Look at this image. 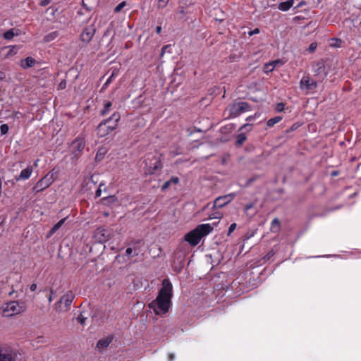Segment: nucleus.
I'll use <instances>...</instances> for the list:
<instances>
[{
    "instance_id": "nucleus-1",
    "label": "nucleus",
    "mask_w": 361,
    "mask_h": 361,
    "mask_svg": "<svg viewBox=\"0 0 361 361\" xmlns=\"http://www.w3.org/2000/svg\"><path fill=\"white\" fill-rule=\"evenodd\" d=\"M172 290L173 286L169 279H164L158 295L149 304V308L152 309L156 314H164L169 311L171 304Z\"/></svg>"
},
{
    "instance_id": "nucleus-2",
    "label": "nucleus",
    "mask_w": 361,
    "mask_h": 361,
    "mask_svg": "<svg viewBox=\"0 0 361 361\" xmlns=\"http://www.w3.org/2000/svg\"><path fill=\"white\" fill-rule=\"evenodd\" d=\"M213 229L214 228L210 224H200L184 235V240L192 247H195L200 243L202 238L212 233Z\"/></svg>"
},
{
    "instance_id": "nucleus-3",
    "label": "nucleus",
    "mask_w": 361,
    "mask_h": 361,
    "mask_svg": "<svg viewBox=\"0 0 361 361\" xmlns=\"http://www.w3.org/2000/svg\"><path fill=\"white\" fill-rule=\"evenodd\" d=\"M1 310L4 317H10L23 312L25 310V306L23 302L13 300L4 303Z\"/></svg>"
},
{
    "instance_id": "nucleus-4",
    "label": "nucleus",
    "mask_w": 361,
    "mask_h": 361,
    "mask_svg": "<svg viewBox=\"0 0 361 361\" xmlns=\"http://www.w3.org/2000/svg\"><path fill=\"white\" fill-rule=\"evenodd\" d=\"M56 178V173L54 170L48 172L43 178L39 180L33 187L35 193L40 192L49 188Z\"/></svg>"
},
{
    "instance_id": "nucleus-5",
    "label": "nucleus",
    "mask_w": 361,
    "mask_h": 361,
    "mask_svg": "<svg viewBox=\"0 0 361 361\" xmlns=\"http://www.w3.org/2000/svg\"><path fill=\"white\" fill-rule=\"evenodd\" d=\"M75 298L71 291H68L54 305V309L57 312H65L69 310Z\"/></svg>"
},
{
    "instance_id": "nucleus-6",
    "label": "nucleus",
    "mask_w": 361,
    "mask_h": 361,
    "mask_svg": "<svg viewBox=\"0 0 361 361\" xmlns=\"http://www.w3.org/2000/svg\"><path fill=\"white\" fill-rule=\"evenodd\" d=\"M228 111L229 112V116L232 118H235L239 116L243 113L251 110V106L250 104L245 102H234L231 105L228 107Z\"/></svg>"
},
{
    "instance_id": "nucleus-7",
    "label": "nucleus",
    "mask_w": 361,
    "mask_h": 361,
    "mask_svg": "<svg viewBox=\"0 0 361 361\" xmlns=\"http://www.w3.org/2000/svg\"><path fill=\"white\" fill-rule=\"evenodd\" d=\"M317 87V82L308 75H304L300 81V88L306 94L314 92Z\"/></svg>"
},
{
    "instance_id": "nucleus-8",
    "label": "nucleus",
    "mask_w": 361,
    "mask_h": 361,
    "mask_svg": "<svg viewBox=\"0 0 361 361\" xmlns=\"http://www.w3.org/2000/svg\"><path fill=\"white\" fill-rule=\"evenodd\" d=\"M85 146V141L82 137H78L72 142L71 145V151L73 154L72 159H78L80 157Z\"/></svg>"
},
{
    "instance_id": "nucleus-9",
    "label": "nucleus",
    "mask_w": 361,
    "mask_h": 361,
    "mask_svg": "<svg viewBox=\"0 0 361 361\" xmlns=\"http://www.w3.org/2000/svg\"><path fill=\"white\" fill-rule=\"evenodd\" d=\"M161 156V154L154 155L152 159H148L146 161V166L148 167L147 171L150 174H153L157 171L162 169Z\"/></svg>"
},
{
    "instance_id": "nucleus-10",
    "label": "nucleus",
    "mask_w": 361,
    "mask_h": 361,
    "mask_svg": "<svg viewBox=\"0 0 361 361\" xmlns=\"http://www.w3.org/2000/svg\"><path fill=\"white\" fill-rule=\"evenodd\" d=\"M94 238L98 243H105L108 241L110 238V231L108 229L100 226L94 231Z\"/></svg>"
},
{
    "instance_id": "nucleus-11",
    "label": "nucleus",
    "mask_w": 361,
    "mask_h": 361,
    "mask_svg": "<svg viewBox=\"0 0 361 361\" xmlns=\"http://www.w3.org/2000/svg\"><path fill=\"white\" fill-rule=\"evenodd\" d=\"M235 197V193L231 192L226 195L217 197L214 202V206L217 208H221L231 202Z\"/></svg>"
},
{
    "instance_id": "nucleus-12",
    "label": "nucleus",
    "mask_w": 361,
    "mask_h": 361,
    "mask_svg": "<svg viewBox=\"0 0 361 361\" xmlns=\"http://www.w3.org/2000/svg\"><path fill=\"white\" fill-rule=\"evenodd\" d=\"M95 33V28L94 25H89L85 27L80 35L81 40L85 44L89 43Z\"/></svg>"
},
{
    "instance_id": "nucleus-13",
    "label": "nucleus",
    "mask_w": 361,
    "mask_h": 361,
    "mask_svg": "<svg viewBox=\"0 0 361 361\" xmlns=\"http://www.w3.org/2000/svg\"><path fill=\"white\" fill-rule=\"evenodd\" d=\"M20 47L17 45L4 47L0 51L1 56L4 59H8L16 55Z\"/></svg>"
},
{
    "instance_id": "nucleus-14",
    "label": "nucleus",
    "mask_w": 361,
    "mask_h": 361,
    "mask_svg": "<svg viewBox=\"0 0 361 361\" xmlns=\"http://www.w3.org/2000/svg\"><path fill=\"white\" fill-rule=\"evenodd\" d=\"M114 130V126H109L107 123L102 121L97 126V135L101 137H105Z\"/></svg>"
},
{
    "instance_id": "nucleus-15",
    "label": "nucleus",
    "mask_w": 361,
    "mask_h": 361,
    "mask_svg": "<svg viewBox=\"0 0 361 361\" xmlns=\"http://www.w3.org/2000/svg\"><path fill=\"white\" fill-rule=\"evenodd\" d=\"M121 116L118 112H114L109 118L104 120L105 123H107L109 126H114V130H115L117 126L118 121H120Z\"/></svg>"
},
{
    "instance_id": "nucleus-16",
    "label": "nucleus",
    "mask_w": 361,
    "mask_h": 361,
    "mask_svg": "<svg viewBox=\"0 0 361 361\" xmlns=\"http://www.w3.org/2000/svg\"><path fill=\"white\" fill-rule=\"evenodd\" d=\"M114 336L110 335L104 338L99 340L97 343L96 348L98 349L99 350H102L106 348L112 342Z\"/></svg>"
},
{
    "instance_id": "nucleus-17",
    "label": "nucleus",
    "mask_w": 361,
    "mask_h": 361,
    "mask_svg": "<svg viewBox=\"0 0 361 361\" xmlns=\"http://www.w3.org/2000/svg\"><path fill=\"white\" fill-rule=\"evenodd\" d=\"M317 68H314L315 76L318 77V80L322 81L326 75L325 73V67L322 63H318L316 65Z\"/></svg>"
},
{
    "instance_id": "nucleus-18",
    "label": "nucleus",
    "mask_w": 361,
    "mask_h": 361,
    "mask_svg": "<svg viewBox=\"0 0 361 361\" xmlns=\"http://www.w3.org/2000/svg\"><path fill=\"white\" fill-rule=\"evenodd\" d=\"M32 171V167L30 166H27L26 169L21 171L20 175L16 177V180L17 181L21 180H27L31 176Z\"/></svg>"
},
{
    "instance_id": "nucleus-19",
    "label": "nucleus",
    "mask_w": 361,
    "mask_h": 361,
    "mask_svg": "<svg viewBox=\"0 0 361 361\" xmlns=\"http://www.w3.org/2000/svg\"><path fill=\"white\" fill-rule=\"evenodd\" d=\"M20 30L18 29H14V28H12V29H10L8 30H7L6 32H5L4 34H3V37L5 39H7V40H11L15 36H18L20 35Z\"/></svg>"
},
{
    "instance_id": "nucleus-20",
    "label": "nucleus",
    "mask_w": 361,
    "mask_h": 361,
    "mask_svg": "<svg viewBox=\"0 0 361 361\" xmlns=\"http://www.w3.org/2000/svg\"><path fill=\"white\" fill-rule=\"evenodd\" d=\"M36 61L32 57L28 56L21 61L20 66L23 68H31L35 66Z\"/></svg>"
},
{
    "instance_id": "nucleus-21",
    "label": "nucleus",
    "mask_w": 361,
    "mask_h": 361,
    "mask_svg": "<svg viewBox=\"0 0 361 361\" xmlns=\"http://www.w3.org/2000/svg\"><path fill=\"white\" fill-rule=\"evenodd\" d=\"M281 230V222L278 218H274L271 223L270 231L273 233H277Z\"/></svg>"
},
{
    "instance_id": "nucleus-22",
    "label": "nucleus",
    "mask_w": 361,
    "mask_h": 361,
    "mask_svg": "<svg viewBox=\"0 0 361 361\" xmlns=\"http://www.w3.org/2000/svg\"><path fill=\"white\" fill-rule=\"evenodd\" d=\"M294 4V0H288L286 1L281 2L279 4L278 8L282 11H288Z\"/></svg>"
},
{
    "instance_id": "nucleus-23",
    "label": "nucleus",
    "mask_w": 361,
    "mask_h": 361,
    "mask_svg": "<svg viewBox=\"0 0 361 361\" xmlns=\"http://www.w3.org/2000/svg\"><path fill=\"white\" fill-rule=\"evenodd\" d=\"M12 359L11 355L0 347V361H12Z\"/></svg>"
},
{
    "instance_id": "nucleus-24",
    "label": "nucleus",
    "mask_w": 361,
    "mask_h": 361,
    "mask_svg": "<svg viewBox=\"0 0 361 361\" xmlns=\"http://www.w3.org/2000/svg\"><path fill=\"white\" fill-rule=\"evenodd\" d=\"M112 106V102L110 101H105L104 103V106L102 109L100 111V115L102 116H106L111 111V107Z\"/></svg>"
},
{
    "instance_id": "nucleus-25",
    "label": "nucleus",
    "mask_w": 361,
    "mask_h": 361,
    "mask_svg": "<svg viewBox=\"0 0 361 361\" xmlns=\"http://www.w3.org/2000/svg\"><path fill=\"white\" fill-rule=\"evenodd\" d=\"M247 137L245 133H240L236 137L235 146L240 147L246 140Z\"/></svg>"
},
{
    "instance_id": "nucleus-26",
    "label": "nucleus",
    "mask_w": 361,
    "mask_h": 361,
    "mask_svg": "<svg viewBox=\"0 0 361 361\" xmlns=\"http://www.w3.org/2000/svg\"><path fill=\"white\" fill-rule=\"evenodd\" d=\"M58 35H59L58 32H56V31L51 32L44 36V40L46 42H49L55 39L58 37Z\"/></svg>"
},
{
    "instance_id": "nucleus-27",
    "label": "nucleus",
    "mask_w": 361,
    "mask_h": 361,
    "mask_svg": "<svg viewBox=\"0 0 361 361\" xmlns=\"http://www.w3.org/2000/svg\"><path fill=\"white\" fill-rule=\"evenodd\" d=\"M281 120H282V117L281 116H276V117L271 118H270V119H269L267 121V126L268 127H272L275 124H276L279 122H280Z\"/></svg>"
},
{
    "instance_id": "nucleus-28",
    "label": "nucleus",
    "mask_w": 361,
    "mask_h": 361,
    "mask_svg": "<svg viewBox=\"0 0 361 361\" xmlns=\"http://www.w3.org/2000/svg\"><path fill=\"white\" fill-rule=\"evenodd\" d=\"M116 77V75L115 73L113 72L111 73V75L108 78V79L106 80V81L104 82V84L102 85V88H101V92H103L104 91L107 87L109 86V85L113 81V80Z\"/></svg>"
},
{
    "instance_id": "nucleus-29",
    "label": "nucleus",
    "mask_w": 361,
    "mask_h": 361,
    "mask_svg": "<svg viewBox=\"0 0 361 361\" xmlns=\"http://www.w3.org/2000/svg\"><path fill=\"white\" fill-rule=\"evenodd\" d=\"M133 255V256H136L137 255V253L136 252V250H133V248L131 247H128L126 250V254H125V257H128V259H130V256L131 255Z\"/></svg>"
},
{
    "instance_id": "nucleus-30",
    "label": "nucleus",
    "mask_w": 361,
    "mask_h": 361,
    "mask_svg": "<svg viewBox=\"0 0 361 361\" xmlns=\"http://www.w3.org/2000/svg\"><path fill=\"white\" fill-rule=\"evenodd\" d=\"M274 69V66L269 62L264 65L263 71L265 73H269L272 72Z\"/></svg>"
},
{
    "instance_id": "nucleus-31",
    "label": "nucleus",
    "mask_w": 361,
    "mask_h": 361,
    "mask_svg": "<svg viewBox=\"0 0 361 361\" xmlns=\"http://www.w3.org/2000/svg\"><path fill=\"white\" fill-rule=\"evenodd\" d=\"M58 12V8L51 6L46 10V13H50L51 16L54 18V15Z\"/></svg>"
},
{
    "instance_id": "nucleus-32",
    "label": "nucleus",
    "mask_w": 361,
    "mask_h": 361,
    "mask_svg": "<svg viewBox=\"0 0 361 361\" xmlns=\"http://www.w3.org/2000/svg\"><path fill=\"white\" fill-rule=\"evenodd\" d=\"M8 126L7 124H2L0 126V132L1 135H6L8 131Z\"/></svg>"
},
{
    "instance_id": "nucleus-33",
    "label": "nucleus",
    "mask_w": 361,
    "mask_h": 361,
    "mask_svg": "<svg viewBox=\"0 0 361 361\" xmlns=\"http://www.w3.org/2000/svg\"><path fill=\"white\" fill-rule=\"evenodd\" d=\"M126 5V1H122L121 3L118 4L114 8V12L115 13H118L120 12L122 8Z\"/></svg>"
},
{
    "instance_id": "nucleus-34",
    "label": "nucleus",
    "mask_w": 361,
    "mask_h": 361,
    "mask_svg": "<svg viewBox=\"0 0 361 361\" xmlns=\"http://www.w3.org/2000/svg\"><path fill=\"white\" fill-rule=\"evenodd\" d=\"M171 45H165L161 48L160 56H163L166 51L170 52Z\"/></svg>"
},
{
    "instance_id": "nucleus-35",
    "label": "nucleus",
    "mask_w": 361,
    "mask_h": 361,
    "mask_svg": "<svg viewBox=\"0 0 361 361\" xmlns=\"http://www.w3.org/2000/svg\"><path fill=\"white\" fill-rule=\"evenodd\" d=\"M252 124H250V123H245V124L243 125V126L240 128L239 130H240V131H241V130H246V131H250V130H252Z\"/></svg>"
},
{
    "instance_id": "nucleus-36",
    "label": "nucleus",
    "mask_w": 361,
    "mask_h": 361,
    "mask_svg": "<svg viewBox=\"0 0 361 361\" xmlns=\"http://www.w3.org/2000/svg\"><path fill=\"white\" fill-rule=\"evenodd\" d=\"M158 1V7L163 8L166 6L169 0H157Z\"/></svg>"
},
{
    "instance_id": "nucleus-37",
    "label": "nucleus",
    "mask_w": 361,
    "mask_h": 361,
    "mask_svg": "<svg viewBox=\"0 0 361 361\" xmlns=\"http://www.w3.org/2000/svg\"><path fill=\"white\" fill-rule=\"evenodd\" d=\"M236 226H237V225L235 223L231 224L228 228L227 235H230L232 233V232L236 228Z\"/></svg>"
},
{
    "instance_id": "nucleus-38",
    "label": "nucleus",
    "mask_w": 361,
    "mask_h": 361,
    "mask_svg": "<svg viewBox=\"0 0 361 361\" xmlns=\"http://www.w3.org/2000/svg\"><path fill=\"white\" fill-rule=\"evenodd\" d=\"M275 109L278 112L283 111L284 110V104L283 103H278L276 105Z\"/></svg>"
},
{
    "instance_id": "nucleus-39",
    "label": "nucleus",
    "mask_w": 361,
    "mask_h": 361,
    "mask_svg": "<svg viewBox=\"0 0 361 361\" xmlns=\"http://www.w3.org/2000/svg\"><path fill=\"white\" fill-rule=\"evenodd\" d=\"M270 63H271L274 66V68H275V67H276L277 66L283 65V62L280 59L272 61L270 62Z\"/></svg>"
},
{
    "instance_id": "nucleus-40",
    "label": "nucleus",
    "mask_w": 361,
    "mask_h": 361,
    "mask_svg": "<svg viewBox=\"0 0 361 361\" xmlns=\"http://www.w3.org/2000/svg\"><path fill=\"white\" fill-rule=\"evenodd\" d=\"M66 220V218H63V219H61L54 226H55V228L59 229V228L64 224Z\"/></svg>"
},
{
    "instance_id": "nucleus-41",
    "label": "nucleus",
    "mask_w": 361,
    "mask_h": 361,
    "mask_svg": "<svg viewBox=\"0 0 361 361\" xmlns=\"http://www.w3.org/2000/svg\"><path fill=\"white\" fill-rule=\"evenodd\" d=\"M85 319L86 317H83L81 314L77 318L78 322L82 325L85 324Z\"/></svg>"
},
{
    "instance_id": "nucleus-42",
    "label": "nucleus",
    "mask_w": 361,
    "mask_h": 361,
    "mask_svg": "<svg viewBox=\"0 0 361 361\" xmlns=\"http://www.w3.org/2000/svg\"><path fill=\"white\" fill-rule=\"evenodd\" d=\"M51 1L52 0H42L39 1V6L44 7L48 6L51 2Z\"/></svg>"
},
{
    "instance_id": "nucleus-43",
    "label": "nucleus",
    "mask_w": 361,
    "mask_h": 361,
    "mask_svg": "<svg viewBox=\"0 0 361 361\" xmlns=\"http://www.w3.org/2000/svg\"><path fill=\"white\" fill-rule=\"evenodd\" d=\"M259 178L258 176H254L250 179H248L246 182L245 185L249 186L252 182L255 181Z\"/></svg>"
},
{
    "instance_id": "nucleus-44",
    "label": "nucleus",
    "mask_w": 361,
    "mask_h": 361,
    "mask_svg": "<svg viewBox=\"0 0 361 361\" xmlns=\"http://www.w3.org/2000/svg\"><path fill=\"white\" fill-rule=\"evenodd\" d=\"M169 181L171 184H178L179 183V178L178 177L173 176Z\"/></svg>"
},
{
    "instance_id": "nucleus-45",
    "label": "nucleus",
    "mask_w": 361,
    "mask_h": 361,
    "mask_svg": "<svg viewBox=\"0 0 361 361\" xmlns=\"http://www.w3.org/2000/svg\"><path fill=\"white\" fill-rule=\"evenodd\" d=\"M169 181L171 184H178L179 183V178L178 177L173 176Z\"/></svg>"
},
{
    "instance_id": "nucleus-46",
    "label": "nucleus",
    "mask_w": 361,
    "mask_h": 361,
    "mask_svg": "<svg viewBox=\"0 0 361 361\" xmlns=\"http://www.w3.org/2000/svg\"><path fill=\"white\" fill-rule=\"evenodd\" d=\"M170 186H171V183H170L169 180H167V181H166V182L163 184V185H162V187H161V190H162V191H164V190H166V189H168Z\"/></svg>"
},
{
    "instance_id": "nucleus-47",
    "label": "nucleus",
    "mask_w": 361,
    "mask_h": 361,
    "mask_svg": "<svg viewBox=\"0 0 361 361\" xmlns=\"http://www.w3.org/2000/svg\"><path fill=\"white\" fill-rule=\"evenodd\" d=\"M317 48V44L316 43H311L310 47H309V51L310 52H313L315 51Z\"/></svg>"
},
{
    "instance_id": "nucleus-48",
    "label": "nucleus",
    "mask_w": 361,
    "mask_h": 361,
    "mask_svg": "<svg viewBox=\"0 0 361 361\" xmlns=\"http://www.w3.org/2000/svg\"><path fill=\"white\" fill-rule=\"evenodd\" d=\"M254 203L251 202V203H249V204H247L245 206V211L247 212L248 210H250V209H252L253 207H254Z\"/></svg>"
},
{
    "instance_id": "nucleus-49",
    "label": "nucleus",
    "mask_w": 361,
    "mask_h": 361,
    "mask_svg": "<svg viewBox=\"0 0 361 361\" xmlns=\"http://www.w3.org/2000/svg\"><path fill=\"white\" fill-rule=\"evenodd\" d=\"M258 33H259V28H255L253 30L250 31L248 32V35H249V36H252L253 35L258 34Z\"/></svg>"
},
{
    "instance_id": "nucleus-50",
    "label": "nucleus",
    "mask_w": 361,
    "mask_h": 361,
    "mask_svg": "<svg viewBox=\"0 0 361 361\" xmlns=\"http://www.w3.org/2000/svg\"><path fill=\"white\" fill-rule=\"evenodd\" d=\"M258 116L257 114H255V115L253 116H248L247 118H246V121L250 122V121H252L253 120H255L257 117Z\"/></svg>"
},
{
    "instance_id": "nucleus-51",
    "label": "nucleus",
    "mask_w": 361,
    "mask_h": 361,
    "mask_svg": "<svg viewBox=\"0 0 361 361\" xmlns=\"http://www.w3.org/2000/svg\"><path fill=\"white\" fill-rule=\"evenodd\" d=\"M174 358H175L174 354H173V353L169 354L168 359L169 361H173L174 360Z\"/></svg>"
},
{
    "instance_id": "nucleus-52",
    "label": "nucleus",
    "mask_w": 361,
    "mask_h": 361,
    "mask_svg": "<svg viewBox=\"0 0 361 361\" xmlns=\"http://www.w3.org/2000/svg\"><path fill=\"white\" fill-rule=\"evenodd\" d=\"M30 289L31 291H35L37 289V284H35V283L31 284Z\"/></svg>"
},
{
    "instance_id": "nucleus-53",
    "label": "nucleus",
    "mask_w": 361,
    "mask_h": 361,
    "mask_svg": "<svg viewBox=\"0 0 361 361\" xmlns=\"http://www.w3.org/2000/svg\"><path fill=\"white\" fill-rule=\"evenodd\" d=\"M161 32V26L160 25H158L157 27H156V32L157 34H160Z\"/></svg>"
},
{
    "instance_id": "nucleus-54",
    "label": "nucleus",
    "mask_w": 361,
    "mask_h": 361,
    "mask_svg": "<svg viewBox=\"0 0 361 361\" xmlns=\"http://www.w3.org/2000/svg\"><path fill=\"white\" fill-rule=\"evenodd\" d=\"M58 229L57 228H55V226H53L51 228V229L50 230V235H52L54 234Z\"/></svg>"
},
{
    "instance_id": "nucleus-55",
    "label": "nucleus",
    "mask_w": 361,
    "mask_h": 361,
    "mask_svg": "<svg viewBox=\"0 0 361 361\" xmlns=\"http://www.w3.org/2000/svg\"><path fill=\"white\" fill-rule=\"evenodd\" d=\"M58 229L57 228H55V226H53L51 228V229L50 230V235H52L54 234Z\"/></svg>"
},
{
    "instance_id": "nucleus-56",
    "label": "nucleus",
    "mask_w": 361,
    "mask_h": 361,
    "mask_svg": "<svg viewBox=\"0 0 361 361\" xmlns=\"http://www.w3.org/2000/svg\"><path fill=\"white\" fill-rule=\"evenodd\" d=\"M66 87V82H61L60 84H59V88L61 89H63L65 88Z\"/></svg>"
},
{
    "instance_id": "nucleus-57",
    "label": "nucleus",
    "mask_w": 361,
    "mask_h": 361,
    "mask_svg": "<svg viewBox=\"0 0 361 361\" xmlns=\"http://www.w3.org/2000/svg\"><path fill=\"white\" fill-rule=\"evenodd\" d=\"M5 78V73L4 72L0 71V80H3Z\"/></svg>"
},
{
    "instance_id": "nucleus-58",
    "label": "nucleus",
    "mask_w": 361,
    "mask_h": 361,
    "mask_svg": "<svg viewBox=\"0 0 361 361\" xmlns=\"http://www.w3.org/2000/svg\"><path fill=\"white\" fill-rule=\"evenodd\" d=\"M82 6L84 8H86V10L87 11H90V8H89L88 7H87L86 4H85V2L82 1Z\"/></svg>"
},
{
    "instance_id": "nucleus-59",
    "label": "nucleus",
    "mask_w": 361,
    "mask_h": 361,
    "mask_svg": "<svg viewBox=\"0 0 361 361\" xmlns=\"http://www.w3.org/2000/svg\"><path fill=\"white\" fill-rule=\"evenodd\" d=\"M100 193H101V190H97L96 195H97V197L100 195Z\"/></svg>"
},
{
    "instance_id": "nucleus-60",
    "label": "nucleus",
    "mask_w": 361,
    "mask_h": 361,
    "mask_svg": "<svg viewBox=\"0 0 361 361\" xmlns=\"http://www.w3.org/2000/svg\"><path fill=\"white\" fill-rule=\"evenodd\" d=\"M0 192H2V182L0 181Z\"/></svg>"
},
{
    "instance_id": "nucleus-61",
    "label": "nucleus",
    "mask_w": 361,
    "mask_h": 361,
    "mask_svg": "<svg viewBox=\"0 0 361 361\" xmlns=\"http://www.w3.org/2000/svg\"><path fill=\"white\" fill-rule=\"evenodd\" d=\"M19 115H21V114H20V113H19V112H17V113L16 114V117H18V118L19 117Z\"/></svg>"
},
{
    "instance_id": "nucleus-62",
    "label": "nucleus",
    "mask_w": 361,
    "mask_h": 361,
    "mask_svg": "<svg viewBox=\"0 0 361 361\" xmlns=\"http://www.w3.org/2000/svg\"><path fill=\"white\" fill-rule=\"evenodd\" d=\"M51 300H52V298H51V296H50L49 298V301L51 302Z\"/></svg>"
},
{
    "instance_id": "nucleus-63",
    "label": "nucleus",
    "mask_w": 361,
    "mask_h": 361,
    "mask_svg": "<svg viewBox=\"0 0 361 361\" xmlns=\"http://www.w3.org/2000/svg\"><path fill=\"white\" fill-rule=\"evenodd\" d=\"M8 182H10V183L14 184L13 180H8Z\"/></svg>"
},
{
    "instance_id": "nucleus-64",
    "label": "nucleus",
    "mask_w": 361,
    "mask_h": 361,
    "mask_svg": "<svg viewBox=\"0 0 361 361\" xmlns=\"http://www.w3.org/2000/svg\"><path fill=\"white\" fill-rule=\"evenodd\" d=\"M8 182H10V183L14 184L13 180H8Z\"/></svg>"
}]
</instances>
